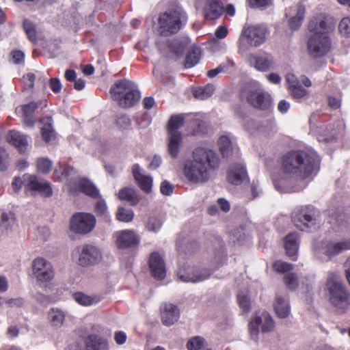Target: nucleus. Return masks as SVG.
Returning <instances> with one entry per match:
<instances>
[{"mask_svg":"<svg viewBox=\"0 0 350 350\" xmlns=\"http://www.w3.org/2000/svg\"><path fill=\"white\" fill-rule=\"evenodd\" d=\"M182 141V135H168L167 151L173 159L178 157Z\"/></svg>","mask_w":350,"mask_h":350,"instance_id":"nucleus-33","label":"nucleus"},{"mask_svg":"<svg viewBox=\"0 0 350 350\" xmlns=\"http://www.w3.org/2000/svg\"><path fill=\"white\" fill-rule=\"evenodd\" d=\"M167 45L169 49L176 55H182L186 47V43L184 41L176 38L168 40Z\"/></svg>","mask_w":350,"mask_h":350,"instance_id":"nucleus-41","label":"nucleus"},{"mask_svg":"<svg viewBox=\"0 0 350 350\" xmlns=\"http://www.w3.org/2000/svg\"><path fill=\"white\" fill-rule=\"evenodd\" d=\"M13 61L15 64H19L24 60L25 55L23 52L20 50H15L11 53Z\"/></svg>","mask_w":350,"mask_h":350,"instance_id":"nucleus-59","label":"nucleus"},{"mask_svg":"<svg viewBox=\"0 0 350 350\" xmlns=\"http://www.w3.org/2000/svg\"><path fill=\"white\" fill-rule=\"evenodd\" d=\"M319 211L313 206L307 205L295 208L291 215L294 225L302 231H311L318 227Z\"/></svg>","mask_w":350,"mask_h":350,"instance_id":"nucleus-4","label":"nucleus"},{"mask_svg":"<svg viewBox=\"0 0 350 350\" xmlns=\"http://www.w3.org/2000/svg\"><path fill=\"white\" fill-rule=\"evenodd\" d=\"M94 212L98 217H102L106 221H110V217L107 211L105 201L100 198L95 204Z\"/></svg>","mask_w":350,"mask_h":350,"instance_id":"nucleus-40","label":"nucleus"},{"mask_svg":"<svg viewBox=\"0 0 350 350\" xmlns=\"http://www.w3.org/2000/svg\"><path fill=\"white\" fill-rule=\"evenodd\" d=\"M75 300L81 306H88L96 302L95 299L81 292L75 293L73 295Z\"/></svg>","mask_w":350,"mask_h":350,"instance_id":"nucleus-45","label":"nucleus"},{"mask_svg":"<svg viewBox=\"0 0 350 350\" xmlns=\"http://www.w3.org/2000/svg\"><path fill=\"white\" fill-rule=\"evenodd\" d=\"M139 243V237L134 230H124L117 233L116 245L120 249L137 247Z\"/></svg>","mask_w":350,"mask_h":350,"instance_id":"nucleus-16","label":"nucleus"},{"mask_svg":"<svg viewBox=\"0 0 350 350\" xmlns=\"http://www.w3.org/2000/svg\"><path fill=\"white\" fill-rule=\"evenodd\" d=\"M148 264L152 277L159 280L165 278L166 275L165 265L159 253L152 252L150 256Z\"/></svg>","mask_w":350,"mask_h":350,"instance_id":"nucleus-15","label":"nucleus"},{"mask_svg":"<svg viewBox=\"0 0 350 350\" xmlns=\"http://www.w3.org/2000/svg\"><path fill=\"white\" fill-rule=\"evenodd\" d=\"M237 301L239 307L245 313H249L251 310L250 299L247 295L239 293L237 295Z\"/></svg>","mask_w":350,"mask_h":350,"instance_id":"nucleus-52","label":"nucleus"},{"mask_svg":"<svg viewBox=\"0 0 350 350\" xmlns=\"http://www.w3.org/2000/svg\"><path fill=\"white\" fill-rule=\"evenodd\" d=\"M210 275L209 271L206 269H196L193 271L192 275H180V278L183 282H198L208 279Z\"/></svg>","mask_w":350,"mask_h":350,"instance_id":"nucleus-35","label":"nucleus"},{"mask_svg":"<svg viewBox=\"0 0 350 350\" xmlns=\"http://www.w3.org/2000/svg\"><path fill=\"white\" fill-rule=\"evenodd\" d=\"M247 178L245 167L239 163L232 165L228 172L227 180L228 183L239 185Z\"/></svg>","mask_w":350,"mask_h":350,"instance_id":"nucleus-19","label":"nucleus"},{"mask_svg":"<svg viewBox=\"0 0 350 350\" xmlns=\"http://www.w3.org/2000/svg\"><path fill=\"white\" fill-rule=\"evenodd\" d=\"M289 108L290 104L288 102L286 101L285 100H282L279 102L278 109L281 113H284L287 112Z\"/></svg>","mask_w":350,"mask_h":350,"instance_id":"nucleus-64","label":"nucleus"},{"mask_svg":"<svg viewBox=\"0 0 350 350\" xmlns=\"http://www.w3.org/2000/svg\"><path fill=\"white\" fill-rule=\"evenodd\" d=\"M280 165L284 174L306 179L315 175L319 170L320 159L314 152L291 150L281 158Z\"/></svg>","mask_w":350,"mask_h":350,"instance_id":"nucleus-1","label":"nucleus"},{"mask_svg":"<svg viewBox=\"0 0 350 350\" xmlns=\"http://www.w3.org/2000/svg\"><path fill=\"white\" fill-rule=\"evenodd\" d=\"M326 286L329 294V301L335 308L345 311L350 307V292L336 275L327 278Z\"/></svg>","mask_w":350,"mask_h":350,"instance_id":"nucleus-3","label":"nucleus"},{"mask_svg":"<svg viewBox=\"0 0 350 350\" xmlns=\"http://www.w3.org/2000/svg\"><path fill=\"white\" fill-rule=\"evenodd\" d=\"M133 86V83L127 79L117 81L109 90L111 98L118 103L124 94Z\"/></svg>","mask_w":350,"mask_h":350,"instance_id":"nucleus-25","label":"nucleus"},{"mask_svg":"<svg viewBox=\"0 0 350 350\" xmlns=\"http://www.w3.org/2000/svg\"><path fill=\"white\" fill-rule=\"evenodd\" d=\"M252 60L254 68L259 71H267L273 65V60L269 55H252Z\"/></svg>","mask_w":350,"mask_h":350,"instance_id":"nucleus-32","label":"nucleus"},{"mask_svg":"<svg viewBox=\"0 0 350 350\" xmlns=\"http://www.w3.org/2000/svg\"><path fill=\"white\" fill-rule=\"evenodd\" d=\"M299 237L297 232L288 234L284 239V247L288 256L292 260L297 259L296 256L299 248Z\"/></svg>","mask_w":350,"mask_h":350,"instance_id":"nucleus-24","label":"nucleus"},{"mask_svg":"<svg viewBox=\"0 0 350 350\" xmlns=\"http://www.w3.org/2000/svg\"><path fill=\"white\" fill-rule=\"evenodd\" d=\"M50 323L53 327H61L65 320V314L58 309L52 308L49 314Z\"/></svg>","mask_w":350,"mask_h":350,"instance_id":"nucleus-38","label":"nucleus"},{"mask_svg":"<svg viewBox=\"0 0 350 350\" xmlns=\"http://www.w3.org/2000/svg\"><path fill=\"white\" fill-rule=\"evenodd\" d=\"M49 87L55 93L58 94L62 90V84L58 78H51L49 80Z\"/></svg>","mask_w":350,"mask_h":350,"instance_id":"nucleus-58","label":"nucleus"},{"mask_svg":"<svg viewBox=\"0 0 350 350\" xmlns=\"http://www.w3.org/2000/svg\"><path fill=\"white\" fill-rule=\"evenodd\" d=\"M142 103L144 109L149 110L154 105L155 101L152 97H146Z\"/></svg>","mask_w":350,"mask_h":350,"instance_id":"nucleus-63","label":"nucleus"},{"mask_svg":"<svg viewBox=\"0 0 350 350\" xmlns=\"http://www.w3.org/2000/svg\"><path fill=\"white\" fill-rule=\"evenodd\" d=\"M95 225L96 218L93 214L79 212L72 216L70 228L76 234H86L94 228Z\"/></svg>","mask_w":350,"mask_h":350,"instance_id":"nucleus-8","label":"nucleus"},{"mask_svg":"<svg viewBox=\"0 0 350 350\" xmlns=\"http://www.w3.org/2000/svg\"><path fill=\"white\" fill-rule=\"evenodd\" d=\"M272 268L276 273L283 274L288 273L292 271L293 265L291 263L278 260L273 262Z\"/></svg>","mask_w":350,"mask_h":350,"instance_id":"nucleus-43","label":"nucleus"},{"mask_svg":"<svg viewBox=\"0 0 350 350\" xmlns=\"http://www.w3.org/2000/svg\"><path fill=\"white\" fill-rule=\"evenodd\" d=\"M81 342H83L84 347L77 342L75 350H108L107 340L97 334H89L81 338Z\"/></svg>","mask_w":350,"mask_h":350,"instance_id":"nucleus-12","label":"nucleus"},{"mask_svg":"<svg viewBox=\"0 0 350 350\" xmlns=\"http://www.w3.org/2000/svg\"><path fill=\"white\" fill-rule=\"evenodd\" d=\"M228 33L226 27L221 25L216 29L215 35L219 39H224L227 36Z\"/></svg>","mask_w":350,"mask_h":350,"instance_id":"nucleus-61","label":"nucleus"},{"mask_svg":"<svg viewBox=\"0 0 350 350\" xmlns=\"http://www.w3.org/2000/svg\"><path fill=\"white\" fill-rule=\"evenodd\" d=\"M23 26L28 39L32 42H36L38 40L37 33L33 23L28 19H25Z\"/></svg>","mask_w":350,"mask_h":350,"instance_id":"nucleus-42","label":"nucleus"},{"mask_svg":"<svg viewBox=\"0 0 350 350\" xmlns=\"http://www.w3.org/2000/svg\"><path fill=\"white\" fill-rule=\"evenodd\" d=\"M200 59V51L198 47H193L185 57V67L192 68L196 65Z\"/></svg>","mask_w":350,"mask_h":350,"instance_id":"nucleus-37","label":"nucleus"},{"mask_svg":"<svg viewBox=\"0 0 350 350\" xmlns=\"http://www.w3.org/2000/svg\"><path fill=\"white\" fill-rule=\"evenodd\" d=\"M185 122V116L183 114L172 115L167 124V131L168 135H181L178 131Z\"/></svg>","mask_w":350,"mask_h":350,"instance_id":"nucleus-31","label":"nucleus"},{"mask_svg":"<svg viewBox=\"0 0 350 350\" xmlns=\"http://www.w3.org/2000/svg\"><path fill=\"white\" fill-rule=\"evenodd\" d=\"M162 221L155 216L150 217L146 223V228L148 231L157 232L161 227Z\"/></svg>","mask_w":350,"mask_h":350,"instance_id":"nucleus-50","label":"nucleus"},{"mask_svg":"<svg viewBox=\"0 0 350 350\" xmlns=\"http://www.w3.org/2000/svg\"><path fill=\"white\" fill-rule=\"evenodd\" d=\"M174 191V187L167 180H163L160 186V191L164 196H170Z\"/></svg>","mask_w":350,"mask_h":350,"instance_id":"nucleus-57","label":"nucleus"},{"mask_svg":"<svg viewBox=\"0 0 350 350\" xmlns=\"http://www.w3.org/2000/svg\"><path fill=\"white\" fill-rule=\"evenodd\" d=\"M338 29L340 33L345 36H350V17L343 18L339 25Z\"/></svg>","mask_w":350,"mask_h":350,"instance_id":"nucleus-55","label":"nucleus"},{"mask_svg":"<svg viewBox=\"0 0 350 350\" xmlns=\"http://www.w3.org/2000/svg\"><path fill=\"white\" fill-rule=\"evenodd\" d=\"M40 122L42 124L41 127L42 139L45 143H49L51 140L55 139V131L53 126V119L51 116L43 118Z\"/></svg>","mask_w":350,"mask_h":350,"instance_id":"nucleus-28","label":"nucleus"},{"mask_svg":"<svg viewBox=\"0 0 350 350\" xmlns=\"http://www.w3.org/2000/svg\"><path fill=\"white\" fill-rule=\"evenodd\" d=\"M42 104V100L38 102L32 101L21 106L23 112V123L28 127H32L36 123L33 113Z\"/></svg>","mask_w":350,"mask_h":350,"instance_id":"nucleus-22","label":"nucleus"},{"mask_svg":"<svg viewBox=\"0 0 350 350\" xmlns=\"http://www.w3.org/2000/svg\"><path fill=\"white\" fill-rule=\"evenodd\" d=\"M331 45V40L327 35L313 34L308 41V52L316 58L326 55L329 51Z\"/></svg>","mask_w":350,"mask_h":350,"instance_id":"nucleus-9","label":"nucleus"},{"mask_svg":"<svg viewBox=\"0 0 350 350\" xmlns=\"http://www.w3.org/2000/svg\"><path fill=\"white\" fill-rule=\"evenodd\" d=\"M77 187L81 192L92 198L96 199L100 197L98 189L90 180L85 178L79 180Z\"/></svg>","mask_w":350,"mask_h":350,"instance_id":"nucleus-29","label":"nucleus"},{"mask_svg":"<svg viewBox=\"0 0 350 350\" xmlns=\"http://www.w3.org/2000/svg\"><path fill=\"white\" fill-rule=\"evenodd\" d=\"M291 95L295 99H300L304 98L307 94V90L304 88L299 83L297 84L291 85V88H288Z\"/></svg>","mask_w":350,"mask_h":350,"instance_id":"nucleus-51","label":"nucleus"},{"mask_svg":"<svg viewBox=\"0 0 350 350\" xmlns=\"http://www.w3.org/2000/svg\"><path fill=\"white\" fill-rule=\"evenodd\" d=\"M140 92L133 88L129 90L118 103V105L123 108H129L135 105L140 100Z\"/></svg>","mask_w":350,"mask_h":350,"instance_id":"nucleus-27","label":"nucleus"},{"mask_svg":"<svg viewBox=\"0 0 350 350\" xmlns=\"http://www.w3.org/2000/svg\"><path fill=\"white\" fill-rule=\"evenodd\" d=\"M139 188L146 193H150L152 191V178L150 176L144 175L136 180Z\"/></svg>","mask_w":350,"mask_h":350,"instance_id":"nucleus-44","label":"nucleus"},{"mask_svg":"<svg viewBox=\"0 0 350 350\" xmlns=\"http://www.w3.org/2000/svg\"><path fill=\"white\" fill-rule=\"evenodd\" d=\"M267 29L260 25H252L245 28L242 36L252 46H258L265 41Z\"/></svg>","mask_w":350,"mask_h":350,"instance_id":"nucleus-13","label":"nucleus"},{"mask_svg":"<svg viewBox=\"0 0 350 350\" xmlns=\"http://www.w3.org/2000/svg\"><path fill=\"white\" fill-rule=\"evenodd\" d=\"M286 286L291 290H295L299 285L298 278L295 273H288L284 276Z\"/></svg>","mask_w":350,"mask_h":350,"instance_id":"nucleus-49","label":"nucleus"},{"mask_svg":"<svg viewBox=\"0 0 350 350\" xmlns=\"http://www.w3.org/2000/svg\"><path fill=\"white\" fill-rule=\"evenodd\" d=\"M24 181L27 182L25 189L27 191H38L42 196L49 198L53 194L51 183L48 181L41 182L36 175L25 174L23 176Z\"/></svg>","mask_w":350,"mask_h":350,"instance_id":"nucleus-11","label":"nucleus"},{"mask_svg":"<svg viewBox=\"0 0 350 350\" xmlns=\"http://www.w3.org/2000/svg\"><path fill=\"white\" fill-rule=\"evenodd\" d=\"M24 182V179L22 180L20 177H15L12 183L13 189L18 192L22 188Z\"/></svg>","mask_w":350,"mask_h":350,"instance_id":"nucleus-62","label":"nucleus"},{"mask_svg":"<svg viewBox=\"0 0 350 350\" xmlns=\"http://www.w3.org/2000/svg\"><path fill=\"white\" fill-rule=\"evenodd\" d=\"M214 92L215 86L211 83H208L204 86L194 88L192 90L193 96L200 100L207 99L213 94Z\"/></svg>","mask_w":350,"mask_h":350,"instance_id":"nucleus-36","label":"nucleus"},{"mask_svg":"<svg viewBox=\"0 0 350 350\" xmlns=\"http://www.w3.org/2000/svg\"><path fill=\"white\" fill-rule=\"evenodd\" d=\"M101 259V252L97 247L91 245H85L81 250L79 264L82 267H88L97 264Z\"/></svg>","mask_w":350,"mask_h":350,"instance_id":"nucleus-14","label":"nucleus"},{"mask_svg":"<svg viewBox=\"0 0 350 350\" xmlns=\"http://www.w3.org/2000/svg\"><path fill=\"white\" fill-rule=\"evenodd\" d=\"M116 123L120 129H127L131 126V121L128 116L121 114L117 116Z\"/></svg>","mask_w":350,"mask_h":350,"instance_id":"nucleus-53","label":"nucleus"},{"mask_svg":"<svg viewBox=\"0 0 350 350\" xmlns=\"http://www.w3.org/2000/svg\"><path fill=\"white\" fill-rule=\"evenodd\" d=\"M224 12L223 3L220 0H206L203 14L207 20H216Z\"/></svg>","mask_w":350,"mask_h":350,"instance_id":"nucleus-18","label":"nucleus"},{"mask_svg":"<svg viewBox=\"0 0 350 350\" xmlns=\"http://www.w3.org/2000/svg\"><path fill=\"white\" fill-rule=\"evenodd\" d=\"M260 327L262 333L271 332L275 328V321L267 311L256 312L248 324V330L251 337L257 340Z\"/></svg>","mask_w":350,"mask_h":350,"instance_id":"nucleus-6","label":"nucleus"},{"mask_svg":"<svg viewBox=\"0 0 350 350\" xmlns=\"http://www.w3.org/2000/svg\"><path fill=\"white\" fill-rule=\"evenodd\" d=\"M9 154L5 148L0 147V171H5L9 166Z\"/></svg>","mask_w":350,"mask_h":350,"instance_id":"nucleus-54","label":"nucleus"},{"mask_svg":"<svg viewBox=\"0 0 350 350\" xmlns=\"http://www.w3.org/2000/svg\"><path fill=\"white\" fill-rule=\"evenodd\" d=\"M180 313L178 307L172 304H165L161 312V321L165 325H173L179 319Z\"/></svg>","mask_w":350,"mask_h":350,"instance_id":"nucleus-23","label":"nucleus"},{"mask_svg":"<svg viewBox=\"0 0 350 350\" xmlns=\"http://www.w3.org/2000/svg\"><path fill=\"white\" fill-rule=\"evenodd\" d=\"M116 218L119 221L129 223L134 218V213L131 209H126L120 206L118 208L116 213Z\"/></svg>","mask_w":350,"mask_h":350,"instance_id":"nucleus-39","label":"nucleus"},{"mask_svg":"<svg viewBox=\"0 0 350 350\" xmlns=\"http://www.w3.org/2000/svg\"><path fill=\"white\" fill-rule=\"evenodd\" d=\"M308 29L314 34L327 35L328 25L325 17L322 15L314 16L309 22Z\"/></svg>","mask_w":350,"mask_h":350,"instance_id":"nucleus-26","label":"nucleus"},{"mask_svg":"<svg viewBox=\"0 0 350 350\" xmlns=\"http://www.w3.org/2000/svg\"><path fill=\"white\" fill-rule=\"evenodd\" d=\"M249 5L252 8L266 9L271 5L272 0H248Z\"/></svg>","mask_w":350,"mask_h":350,"instance_id":"nucleus-56","label":"nucleus"},{"mask_svg":"<svg viewBox=\"0 0 350 350\" xmlns=\"http://www.w3.org/2000/svg\"><path fill=\"white\" fill-rule=\"evenodd\" d=\"M33 272L38 280L49 282L54 278L52 265L43 258H36L32 264Z\"/></svg>","mask_w":350,"mask_h":350,"instance_id":"nucleus-10","label":"nucleus"},{"mask_svg":"<svg viewBox=\"0 0 350 350\" xmlns=\"http://www.w3.org/2000/svg\"><path fill=\"white\" fill-rule=\"evenodd\" d=\"M114 339L118 345H123L126 340V335L122 331L116 332Z\"/></svg>","mask_w":350,"mask_h":350,"instance_id":"nucleus-60","label":"nucleus"},{"mask_svg":"<svg viewBox=\"0 0 350 350\" xmlns=\"http://www.w3.org/2000/svg\"><path fill=\"white\" fill-rule=\"evenodd\" d=\"M205 342V340L201 336H194L190 338L187 343L188 350H200Z\"/></svg>","mask_w":350,"mask_h":350,"instance_id":"nucleus-48","label":"nucleus"},{"mask_svg":"<svg viewBox=\"0 0 350 350\" xmlns=\"http://www.w3.org/2000/svg\"><path fill=\"white\" fill-rule=\"evenodd\" d=\"M245 97L248 104L255 109L265 111H270L273 109L271 95L261 88H250Z\"/></svg>","mask_w":350,"mask_h":350,"instance_id":"nucleus-7","label":"nucleus"},{"mask_svg":"<svg viewBox=\"0 0 350 350\" xmlns=\"http://www.w3.org/2000/svg\"><path fill=\"white\" fill-rule=\"evenodd\" d=\"M185 19V14L176 10L161 14L158 19L160 34L170 36L177 33L182 29Z\"/></svg>","mask_w":350,"mask_h":350,"instance_id":"nucleus-5","label":"nucleus"},{"mask_svg":"<svg viewBox=\"0 0 350 350\" xmlns=\"http://www.w3.org/2000/svg\"><path fill=\"white\" fill-rule=\"evenodd\" d=\"M193 160L187 161L183 172L186 178L191 183H205L209 178L208 168L219 167V159L217 154L204 148H196L193 151Z\"/></svg>","mask_w":350,"mask_h":350,"instance_id":"nucleus-2","label":"nucleus"},{"mask_svg":"<svg viewBox=\"0 0 350 350\" xmlns=\"http://www.w3.org/2000/svg\"><path fill=\"white\" fill-rule=\"evenodd\" d=\"M274 310L280 318H286L290 314V306L288 299L277 295L273 304Z\"/></svg>","mask_w":350,"mask_h":350,"instance_id":"nucleus-30","label":"nucleus"},{"mask_svg":"<svg viewBox=\"0 0 350 350\" xmlns=\"http://www.w3.org/2000/svg\"><path fill=\"white\" fill-rule=\"evenodd\" d=\"M36 167L39 172L46 174L51 171L52 162L47 158H38L36 161Z\"/></svg>","mask_w":350,"mask_h":350,"instance_id":"nucleus-46","label":"nucleus"},{"mask_svg":"<svg viewBox=\"0 0 350 350\" xmlns=\"http://www.w3.org/2000/svg\"><path fill=\"white\" fill-rule=\"evenodd\" d=\"M350 250V239H345L340 242L327 241L323 244V254L328 257L339 254L343 251Z\"/></svg>","mask_w":350,"mask_h":350,"instance_id":"nucleus-20","label":"nucleus"},{"mask_svg":"<svg viewBox=\"0 0 350 350\" xmlns=\"http://www.w3.org/2000/svg\"><path fill=\"white\" fill-rule=\"evenodd\" d=\"M7 142L14 146L20 153H24L28 146L27 136L21 133L11 130L7 135Z\"/></svg>","mask_w":350,"mask_h":350,"instance_id":"nucleus-21","label":"nucleus"},{"mask_svg":"<svg viewBox=\"0 0 350 350\" xmlns=\"http://www.w3.org/2000/svg\"><path fill=\"white\" fill-rule=\"evenodd\" d=\"M218 145L219 151L223 157L227 156L232 147L230 139L227 136H221L218 140Z\"/></svg>","mask_w":350,"mask_h":350,"instance_id":"nucleus-47","label":"nucleus"},{"mask_svg":"<svg viewBox=\"0 0 350 350\" xmlns=\"http://www.w3.org/2000/svg\"><path fill=\"white\" fill-rule=\"evenodd\" d=\"M118 198L122 201L127 202L131 206L137 205L139 201L135 190L129 187L121 189L118 193Z\"/></svg>","mask_w":350,"mask_h":350,"instance_id":"nucleus-34","label":"nucleus"},{"mask_svg":"<svg viewBox=\"0 0 350 350\" xmlns=\"http://www.w3.org/2000/svg\"><path fill=\"white\" fill-rule=\"evenodd\" d=\"M306 8L301 3H299L296 6L291 7L286 13V17H289L288 23L291 29H298L304 18Z\"/></svg>","mask_w":350,"mask_h":350,"instance_id":"nucleus-17","label":"nucleus"}]
</instances>
